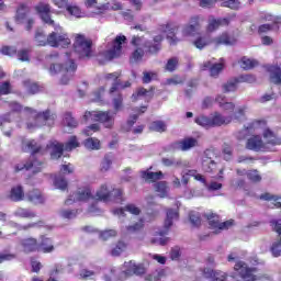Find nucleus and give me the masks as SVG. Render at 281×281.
Wrapping results in <instances>:
<instances>
[{"label":"nucleus","instance_id":"obj_1","mask_svg":"<svg viewBox=\"0 0 281 281\" xmlns=\"http://www.w3.org/2000/svg\"><path fill=\"white\" fill-rule=\"evenodd\" d=\"M237 139H247V142H273L276 139V133L267 127V121L255 120L248 124L243 131L236 135Z\"/></svg>","mask_w":281,"mask_h":281},{"label":"nucleus","instance_id":"obj_2","mask_svg":"<svg viewBox=\"0 0 281 281\" xmlns=\"http://www.w3.org/2000/svg\"><path fill=\"white\" fill-rule=\"evenodd\" d=\"M53 27L55 31H53L47 37L43 32L36 33L35 41L37 45L40 47H45V45H49L50 47H69V45H71L69 35L65 33L59 24H56Z\"/></svg>","mask_w":281,"mask_h":281},{"label":"nucleus","instance_id":"obj_3","mask_svg":"<svg viewBox=\"0 0 281 281\" xmlns=\"http://www.w3.org/2000/svg\"><path fill=\"white\" fill-rule=\"evenodd\" d=\"M164 41L161 35H157L154 37V44L148 42L146 37H133L132 45L136 47L131 56L132 63H139L142 58H144V49H147L150 54H155L159 52V43Z\"/></svg>","mask_w":281,"mask_h":281},{"label":"nucleus","instance_id":"obj_4","mask_svg":"<svg viewBox=\"0 0 281 281\" xmlns=\"http://www.w3.org/2000/svg\"><path fill=\"white\" fill-rule=\"evenodd\" d=\"M26 150L32 154V156L26 164H19L15 167L16 172L21 170H31L33 175L41 172V170L45 168V162L38 160V158H35L34 155L37 153H43V149L37 145V143H26Z\"/></svg>","mask_w":281,"mask_h":281},{"label":"nucleus","instance_id":"obj_5","mask_svg":"<svg viewBox=\"0 0 281 281\" xmlns=\"http://www.w3.org/2000/svg\"><path fill=\"white\" fill-rule=\"evenodd\" d=\"M104 81L108 85H111L110 94H116V98L113 99V106L115 111H120L122 109V95L120 94V89H126V87H131V82L126 81L125 85H122L120 79V72H112L104 76Z\"/></svg>","mask_w":281,"mask_h":281},{"label":"nucleus","instance_id":"obj_6","mask_svg":"<svg viewBox=\"0 0 281 281\" xmlns=\"http://www.w3.org/2000/svg\"><path fill=\"white\" fill-rule=\"evenodd\" d=\"M235 45L236 37L229 36L227 33H223L222 35L211 40L210 36H199L193 41L194 47L196 49H203L207 47V45Z\"/></svg>","mask_w":281,"mask_h":281},{"label":"nucleus","instance_id":"obj_7","mask_svg":"<svg viewBox=\"0 0 281 281\" xmlns=\"http://www.w3.org/2000/svg\"><path fill=\"white\" fill-rule=\"evenodd\" d=\"M86 122H100L104 128H113L115 114L109 111H87L83 115Z\"/></svg>","mask_w":281,"mask_h":281},{"label":"nucleus","instance_id":"obj_8","mask_svg":"<svg viewBox=\"0 0 281 281\" xmlns=\"http://www.w3.org/2000/svg\"><path fill=\"white\" fill-rule=\"evenodd\" d=\"M22 247L25 254H30L32 251H43V254H49L50 251H54L52 239L47 237H42L41 245H38L34 238L24 239L22 240Z\"/></svg>","mask_w":281,"mask_h":281},{"label":"nucleus","instance_id":"obj_9","mask_svg":"<svg viewBox=\"0 0 281 281\" xmlns=\"http://www.w3.org/2000/svg\"><path fill=\"white\" fill-rule=\"evenodd\" d=\"M122 189L111 190L108 184H102L97 191L95 196L99 201H115L116 203H122Z\"/></svg>","mask_w":281,"mask_h":281},{"label":"nucleus","instance_id":"obj_10","mask_svg":"<svg viewBox=\"0 0 281 281\" xmlns=\"http://www.w3.org/2000/svg\"><path fill=\"white\" fill-rule=\"evenodd\" d=\"M124 45H126V36L117 35L105 52V58L113 60V58L122 56L124 54Z\"/></svg>","mask_w":281,"mask_h":281},{"label":"nucleus","instance_id":"obj_11","mask_svg":"<svg viewBox=\"0 0 281 281\" xmlns=\"http://www.w3.org/2000/svg\"><path fill=\"white\" fill-rule=\"evenodd\" d=\"M58 71H63L64 74V77L61 78L60 83L69 85V80H71V77L76 71V64L74 63V60H69L65 68H63L60 64H53L49 68V72L54 75V74H58Z\"/></svg>","mask_w":281,"mask_h":281},{"label":"nucleus","instance_id":"obj_12","mask_svg":"<svg viewBox=\"0 0 281 281\" xmlns=\"http://www.w3.org/2000/svg\"><path fill=\"white\" fill-rule=\"evenodd\" d=\"M74 49L76 54H79L80 58L91 56V42L85 35L76 34Z\"/></svg>","mask_w":281,"mask_h":281},{"label":"nucleus","instance_id":"obj_13","mask_svg":"<svg viewBox=\"0 0 281 281\" xmlns=\"http://www.w3.org/2000/svg\"><path fill=\"white\" fill-rule=\"evenodd\" d=\"M199 30H201V18H191L189 23L186 24L181 30L182 38L184 41H190V38H194V36L199 34Z\"/></svg>","mask_w":281,"mask_h":281},{"label":"nucleus","instance_id":"obj_14","mask_svg":"<svg viewBox=\"0 0 281 281\" xmlns=\"http://www.w3.org/2000/svg\"><path fill=\"white\" fill-rule=\"evenodd\" d=\"M234 270L236 273L240 276V278L245 281H256V269H251L247 267V265L243 261H236Z\"/></svg>","mask_w":281,"mask_h":281},{"label":"nucleus","instance_id":"obj_15","mask_svg":"<svg viewBox=\"0 0 281 281\" xmlns=\"http://www.w3.org/2000/svg\"><path fill=\"white\" fill-rule=\"evenodd\" d=\"M16 23H26V30H32L34 20L30 18V9L25 4H20L15 13Z\"/></svg>","mask_w":281,"mask_h":281},{"label":"nucleus","instance_id":"obj_16","mask_svg":"<svg viewBox=\"0 0 281 281\" xmlns=\"http://www.w3.org/2000/svg\"><path fill=\"white\" fill-rule=\"evenodd\" d=\"M201 8H212L214 3H221L222 8H229L231 10H238L240 8V0H198Z\"/></svg>","mask_w":281,"mask_h":281},{"label":"nucleus","instance_id":"obj_17","mask_svg":"<svg viewBox=\"0 0 281 281\" xmlns=\"http://www.w3.org/2000/svg\"><path fill=\"white\" fill-rule=\"evenodd\" d=\"M25 111L27 113H31L32 117H35L36 124H46L47 126H54V121L56 120V116L54 114H50L48 111L43 113H37L36 111L25 108Z\"/></svg>","mask_w":281,"mask_h":281},{"label":"nucleus","instance_id":"obj_18","mask_svg":"<svg viewBox=\"0 0 281 281\" xmlns=\"http://www.w3.org/2000/svg\"><path fill=\"white\" fill-rule=\"evenodd\" d=\"M91 189L89 187H79L77 192L72 193L68 200H66V205H71L72 202H87L91 199Z\"/></svg>","mask_w":281,"mask_h":281},{"label":"nucleus","instance_id":"obj_19","mask_svg":"<svg viewBox=\"0 0 281 281\" xmlns=\"http://www.w3.org/2000/svg\"><path fill=\"white\" fill-rule=\"evenodd\" d=\"M278 145H280L278 142H248L246 148L256 153H267L268 150H276L273 147Z\"/></svg>","mask_w":281,"mask_h":281},{"label":"nucleus","instance_id":"obj_20","mask_svg":"<svg viewBox=\"0 0 281 281\" xmlns=\"http://www.w3.org/2000/svg\"><path fill=\"white\" fill-rule=\"evenodd\" d=\"M206 217L209 221L210 228L217 229V232H223V229H229L232 225H234L233 220L221 223V221L218 220V215L213 213L210 215H206Z\"/></svg>","mask_w":281,"mask_h":281},{"label":"nucleus","instance_id":"obj_21","mask_svg":"<svg viewBox=\"0 0 281 281\" xmlns=\"http://www.w3.org/2000/svg\"><path fill=\"white\" fill-rule=\"evenodd\" d=\"M35 11L37 12V14H40L42 21L44 23H47V25H57L56 22H54V20H52V18L49 16V12H52V8L49 7V4L45 2H40L37 5H35Z\"/></svg>","mask_w":281,"mask_h":281},{"label":"nucleus","instance_id":"obj_22","mask_svg":"<svg viewBox=\"0 0 281 281\" xmlns=\"http://www.w3.org/2000/svg\"><path fill=\"white\" fill-rule=\"evenodd\" d=\"M189 175L191 177H193V179H195V181H200V183H203L210 192H214V191L221 190V188H223V183H221V182L212 181L211 183H207V181L205 180V177H203V175H201L196 171H190Z\"/></svg>","mask_w":281,"mask_h":281},{"label":"nucleus","instance_id":"obj_23","mask_svg":"<svg viewBox=\"0 0 281 281\" xmlns=\"http://www.w3.org/2000/svg\"><path fill=\"white\" fill-rule=\"evenodd\" d=\"M123 273H125L126 277L142 276L143 273H146V268H144V265H136L135 262L130 261L124 263Z\"/></svg>","mask_w":281,"mask_h":281},{"label":"nucleus","instance_id":"obj_24","mask_svg":"<svg viewBox=\"0 0 281 281\" xmlns=\"http://www.w3.org/2000/svg\"><path fill=\"white\" fill-rule=\"evenodd\" d=\"M224 25H229V20L226 18L215 19L213 16L209 18V22L206 25L207 34H212V32H216L218 27H223Z\"/></svg>","mask_w":281,"mask_h":281},{"label":"nucleus","instance_id":"obj_25","mask_svg":"<svg viewBox=\"0 0 281 281\" xmlns=\"http://www.w3.org/2000/svg\"><path fill=\"white\" fill-rule=\"evenodd\" d=\"M202 276L211 281H227V273L223 271H214L211 268H204Z\"/></svg>","mask_w":281,"mask_h":281},{"label":"nucleus","instance_id":"obj_26","mask_svg":"<svg viewBox=\"0 0 281 281\" xmlns=\"http://www.w3.org/2000/svg\"><path fill=\"white\" fill-rule=\"evenodd\" d=\"M225 67V59H221L220 63L214 64L212 61H205L202 66V69H209L210 74L213 78H216L222 71L223 68Z\"/></svg>","mask_w":281,"mask_h":281},{"label":"nucleus","instance_id":"obj_27","mask_svg":"<svg viewBox=\"0 0 281 281\" xmlns=\"http://www.w3.org/2000/svg\"><path fill=\"white\" fill-rule=\"evenodd\" d=\"M114 216H119V218H122L126 216V212L130 214H133L134 216H139L142 213V210L137 207L135 204H127L124 209H116L112 211Z\"/></svg>","mask_w":281,"mask_h":281},{"label":"nucleus","instance_id":"obj_28","mask_svg":"<svg viewBox=\"0 0 281 281\" xmlns=\"http://www.w3.org/2000/svg\"><path fill=\"white\" fill-rule=\"evenodd\" d=\"M117 12V10H122V4L117 1L106 2L98 7L95 14H104V12L109 11Z\"/></svg>","mask_w":281,"mask_h":281},{"label":"nucleus","instance_id":"obj_29","mask_svg":"<svg viewBox=\"0 0 281 281\" xmlns=\"http://www.w3.org/2000/svg\"><path fill=\"white\" fill-rule=\"evenodd\" d=\"M26 199L34 205H41V203H45V195L38 189H34L26 193Z\"/></svg>","mask_w":281,"mask_h":281},{"label":"nucleus","instance_id":"obj_30","mask_svg":"<svg viewBox=\"0 0 281 281\" xmlns=\"http://www.w3.org/2000/svg\"><path fill=\"white\" fill-rule=\"evenodd\" d=\"M216 104H218L220 109L222 111H234L236 109V105H234L233 102H228L224 94H217L215 98Z\"/></svg>","mask_w":281,"mask_h":281},{"label":"nucleus","instance_id":"obj_31","mask_svg":"<svg viewBox=\"0 0 281 281\" xmlns=\"http://www.w3.org/2000/svg\"><path fill=\"white\" fill-rule=\"evenodd\" d=\"M47 150L52 159H59V157H63V143H50L47 146Z\"/></svg>","mask_w":281,"mask_h":281},{"label":"nucleus","instance_id":"obj_32","mask_svg":"<svg viewBox=\"0 0 281 281\" xmlns=\"http://www.w3.org/2000/svg\"><path fill=\"white\" fill-rule=\"evenodd\" d=\"M9 199L10 201H14L15 203H19V201H23L25 199V191H23V187H13L10 191Z\"/></svg>","mask_w":281,"mask_h":281},{"label":"nucleus","instance_id":"obj_33","mask_svg":"<svg viewBox=\"0 0 281 281\" xmlns=\"http://www.w3.org/2000/svg\"><path fill=\"white\" fill-rule=\"evenodd\" d=\"M233 117H224L221 113L215 112L211 117V126H223V124H229Z\"/></svg>","mask_w":281,"mask_h":281},{"label":"nucleus","instance_id":"obj_34","mask_svg":"<svg viewBox=\"0 0 281 281\" xmlns=\"http://www.w3.org/2000/svg\"><path fill=\"white\" fill-rule=\"evenodd\" d=\"M178 220H179V211L168 209L167 216H166L165 224H164L165 229H170V227H172L173 221H178Z\"/></svg>","mask_w":281,"mask_h":281},{"label":"nucleus","instance_id":"obj_35","mask_svg":"<svg viewBox=\"0 0 281 281\" xmlns=\"http://www.w3.org/2000/svg\"><path fill=\"white\" fill-rule=\"evenodd\" d=\"M153 98V90H146L144 88H139L136 93L133 94V100H145L148 102Z\"/></svg>","mask_w":281,"mask_h":281},{"label":"nucleus","instance_id":"obj_36","mask_svg":"<svg viewBox=\"0 0 281 281\" xmlns=\"http://www.w3.org/2000/svg\"><path fill=\"white\" fill-rule=\"evenodd\" d=\"M260 199L263 201H269V205H273L274 207H281V196H273L271 193H265L260 195Z\"/></svg>","mask_w":281,"mask_h":281},{"label":"nucleus","instance_id":"obj_37","mask_svg":"<svg viewBox=\"0 0 281 281\" xmlns=\"http://www.w3.org/2000/svg\"><path fill=\"white\" fill-rule=\"evenodd\" d=\"M142 177L146 181H159V179H162L164 173L161 171H158V172L142 171Z\"/></svg>","mask_w":281,"mask_h":281},{"label":"nucleus","instance_id":"obj_38","mask_svg":"<svg viewBox=\"0 0 281 281\" xmlns=\"http://www.w3.org/2000/svg\"><path fill=\"white\" fill-rule=\"evenodd\" d=\"M239 65L241 69H254V67H258V61L256 59H251L249 57H243L239 60Z\"/></svg>","mask_w":281,"mask_h":281},{"label":"nucleus","instance_id":"obj_39","mask_svg":"<svg viewBox=\"0 0 281 281\" xmlns=\"http://www.w3.org/2000/svg\"><path fill=\"white\" fill-rule=\"evenodd\" d=\"M194 146H196L195 142H176L175 143L176 150H181L182 153H186L187 150L194 148Z\"/></svg>","mask_w":281,"mask_h":281},{"label":"nucleus","instance_id":"obj_40","mask_svg":"<svg viewBox=\"0 0 281 281\" xmlns=\"http://www.w3.org/2000/svg\"><path fill=\"white\" fill-rule=\"evenodd\" d=\"M64 126H68V128H76L78 126V121H76L71 113L67 112L64 115Z\"/></svg>","mask_w":281,"mask_h":281},{"label":"nucleus","instance_id":"obj_41","mask_svg":"<svg viewBox=\"0 0 281 281\" xmlns=\"http://www.w3.org/2000/svg\"><path fill=\"white\" fill-rule=\"evenodd\" d=\"M14 216H19L20 218H34L35 214L27 209L19 207L14 211Z\"/></svg>","mask_w":281,"mask_h":281},{"label":"nucleus","instance_id":"obj_42","mask_svg":"<svg viewBox=\"0 0 281 281\" xmlns=\"http://www.w3.org/2000/svg\"><path fill=\"white\" fill-rule=\"evenodd\" d=\"M150 131H155L156 133H165L168 126L164 121H155L149 126Z\"/></svg>","mask_w":281,"mask_h":281},{"label":"nucleus","instance_id":"obj_43","mask_svg":"<svg viewBox=\"0 0 281 281\" xmlns=\"http://www.w3.org/2000/svg\"><path fill=\"white\" fill-rule=\"evenodd\" d=\"M66 10L71 14V16H76V19H83L85 16V12H82L78 5H68Z\"/></svg>","mask_w":281,"mask_h":281},{"label":"nucleus","instance_id":"obj_44","mask_svg":"<svg viewBox=\"0 0 281 281\" xmlns=\"http://www.w3.org/2000/svg\"><path fill=\"white\" fill-rule=\"evenodd\" d=\"M202 167L204 172H212L216 168V162L211 158L204 157L202 161Z\"/></svg>","mask_w":281,"mask_h":281},{"label":"nucleus","instance_id":"obj_45","mask_svg":"<svg viewBox=\"0 0 281 281\" xmlns=\"http://www.w3.org/2000/svg\"><path fill=\"white\" fill-rule=\"evenodd\" d=\"M144 229V220H139L134 225H130L126 227V234H136V232H140Z\"/></svg>","mask_w":281,"mask_h":281},{"label":"nucleus","instance_id":"obj_46","mask_svg":"<svg viewBox=\"0 0 281 281\" xmlns=\"http://www.w3.org/2000/svg\"><path fill=\"white\" fill-rule=\"evenodd\" d=\"M195 124H199V126H203L204 128H210V126H212V119L200 115L195 117Z\"/></svg>","mask_w":281,"mask_h":281},{"label":"nucleus","instance_id":"obj_47","mask_svg":"<svg viewBox=\"0 0 281 281\" xmlns=\"http://www.w3.org/2000/svg\"><path fill=\"white\" fill-rule=\"evenodd\" d=\"M156 192H158V196L164 199L168 194V186L166 182L156 183Z\"/></svg>","mask_w":281,"mask_h":281},{"label":"nucleus","instance_id":"obj_48","mask_svg":"<svg viewBox=\"0 0 281 281\" xmlns=\"http://www.w3.org/2000/svg\"><path fill=\"white\" fill-rule=\"evenodd\" d=\"M98 131H100V124L94 123V124L86 127L82 131V135H85L86 137H91V135H93V133H98Z\"/></svg>","mask_w":281,"mask_h":281},{"label":"nucleus","instance_id":"obj_49","mask_svg":"<svg viewBox=\"0 0 281 281\" xmlns=\"http://www.w3.org/2000/svg\"><path fill=\"white\" fill-rule=\"evenodd\" d=\"M54 186L58 190H67V180L60 176L55 177Z\"/></svg>","mask_w":281,"mask_h":281},{"label":"nucleus","instance_id":"obj_50","mask_svg":"<svg viewBox=\"0 0 281 281\" xmlns=\"http://www.w3.org/2000/svg\"><path fill=\"white\" fill-rule=\"evenodd\" d=\"M270 250L274 258H279V256H281V239L274 241Z\"/></svg>","mask_w":281,"mask_h":281},{"label":"nucleus","instance_id":"obj_51","mask_svg":"<svg viewBox=\"0 0 281 281\" xmlns=\"http://www.w3.org/2000/svg\"><path fill=\"white\" fill-rule=\"evenodd\" d=\"M24 87L26 91L31 94L38 93V91H41V88L38 87V85L31 81L24 82Z\"/></svg>","mask_w":281,"mask_h":281},{"label":"nucleus","instance_id":"obj_52","mask_svg":"<svg viewBox=\"0 0 281 281\" xmlns=\"http://www.w3.org/2000/svg\"><path fill=\"white\" fill-rule=\"evenodd\" d=\"M178 65H179V59L177 57H173L167 61L165 69H166V71H175V69H177Z\"/></svg>","mask_w":281,"mask_h":281},{"label":"nucleus","instance_id":"obj_53","mask_svg":"<svg viewBox=\"0 0 281 281\" xmlns=\"http://www.w3.org/2000/svg\"><path fill=\"white\" fill-rule=\"evenodd\" d=\"M115 236H117V231L115 229L103 231L100 234L102 240H109V238H115Z\"/></svg>","mask_w":281,"mask_h":281},{"label":"nucleus","instance_id":"obj_54","mask_svg":"<svg viewBox=\"0 0 281 281\" xmlns=\"http://www.w3.org/2000/svg\"><path fill=\"white\" fill-rule=\"evenodd\" d=\"M245 113H247V105L238 106L234 113V120H241L245 117Z\"/></svg>","mask_w":281,"mask_h":281},{"label":"nucleus","instance_id":"obj_55","mask_svg":"<svg viewBox=\"0 0 281 281\" xmlns=\"http://www.w3.org/2000/svg\"><path fill=\"white\" fill-rule=\"evenodd\" d=\"M82 144L87 150H100L102 148L100 142H83Z\"/></svg>","mask_w":281,"mask_h":281},{"label":"nucleus","instance_id":"obj_56","mask_svg":"<svg viewBox=\"0 0 281 281\" xmlns=\"http://www.w3.org/2000/svg\"><path fill=\"white\" fill-rule=\"evenodd\" d=\"M238 87L236 86V82H227L222 86V91L224 93H232L236 91Z\"/></svg>","mask_w":281,"mask_h":281},{"label":"nucleus","instance_id":"obj_57","mask_svg":"<svg viewBox=\"0 0 281 281\" xmlns=\"http://www.w3.org/2000/svg\"><path fill=\"white\" fill-rule=\"evenodd\" d=\"M60 216L63 218H68V220L76 218V216H78V211H75V210H64V211L60 212Z\"/></svg>","mask_w":281,"mask_h":281},{"label":"nucleus","instance_id":"obj_58","mask_svg":"<svg viewBox=\"0 0 281 281\" xmlns=\"http://www.w3.org/2000/svg\"><path fill=\"white\" fill-rule=\"evenodd\" d=\"M247 177L250 181H252L254 183H258V181H261V177L260 173H258L257 170H250L247 172Z\"/></svg>","mask_w":281,"mask_h":281},{"label":"nucleus","instance_id":"obj_59","mask_svg":"<svg viewBox=\"0 0 281 281\" xmlns=\"http://www.w3.org/2000/svg\"><path fill=\"white\" fill-rule=\"evenodd\" d=\"M18 58H19V60H22V63H27V60H30V50H27V49L19 50Z\"/></svg>","mask_w":281,"mask_h":281},{"label":"nucleus","instance_id":"obj_60","mask_svg":"<svg viewBox=\"0 0 281 281\" xmlns=\"http://www.w3.org/2000/svg\"><path fill=\"white\" fill-rule=\"evenodd\" d=\"M124 249H126V244L124 241H119L116 247L112 250V256H120Z\"/></svg>","mask_w":281,"mask_h":281},{"label":"nucleus","instance_id":"obj_61","mask_svg":"<svg viewBox=\"0 0 281 281\" xmlns=\"http://www.w3.org/2000/svg\"><path fill=\"white\" fill-rule=\"evenodd\" d=\"M170 258L171 260H179V258H181V248L177 246L171 248Z\"/></svg>","mask_w":281,"mask_h":281},{"label":"nucleus","instance_id":"obj_62","mask_svg":"<svg viewBox=\"0 0 281 281\" xmlns=\"http://www.w3.org/2000/svg\"><path fill=\"white\" fill-rule=\"evenodd\" d=\"M156 79H157V74L144 72L143 82H145L146 85H148V82H150L151 80H156Z\"/></svg>","mask_w":281,"mask_h":281},{"label":"nucleus","instance_id":"obj_63","mask_svg":"<svg viewBox=\"0 0 281 281\" xmlns=\"http://www.w3.org/2000/svg\"><path fill=\"white\" fill-rule=\"evenodd\" d=\"M60 172H63V175H72L74 165L71 164L63 165L60 168Z\"/></svg>","mask_w":281,"mask_h":281},{"label":"nucleus","instance_id":"obj_64","mask_svg":"<svg viewBox=\"0 0 281 281\" xmlns=\"http://www.w3.org/2000/svg\"><path fill=\"white\" fill-rule=\"evenodd\" d=\"M271 227L277 232V234L281 235V220L278 221H271Z\"/></svg>","mask_w":281,"mask_h":281}]
</instances>
